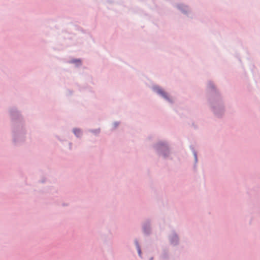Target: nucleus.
Segmentation results:
<instances>
[{
  "instance_id": "f257e3e1",
  "label": "nucleus",
  "mask_w": 260,
  "mask_h": 260,
  "mask_svg": "<svg viewBox=\"0 0 260 260\" xmlns=\"http://www.w3.org/2000/svg\"><path fill=\"white\" fill-rule=\"evenodd\" d=\"M155 90L158 93L161 94L163 97H164L165 98H167V95L165 92L164 91H162V89H161L159 87H156L155 88Z\"/></svg>"
},
{
  "instance_id": "f03ea898",
  "label": "nucleus",
  "mask_w": 260,
  "mask_h": 260,
  "mask_svg": "<svg viewBox=\"0 0 260 260\" xmlns=\"http://www.w3.org/2000/svg\"><path fill=\"white\" fill-rule=\"evenodd\" d=\"M74 133L75 135H76L77 136H79L80 135V131L79 129H75L74 130Z\"/></svg>"
},
{
  "instance_id": "7ed1b4c3",
  "label": "nucleus",
  "mask_w": 260,
  "mask_h": 260,
  "mask_svg": "<svg viewBox=\"0 0 260 260\" xmlns=\"http://www.w3.org/2000/svg\"><path fill=\"white\" fill-rule=\"evenodd\" d=\"M138 252L139 253V255L141 254V250H140V248L139 247V246H138Z\"/></svg>"
}]
</instances>
